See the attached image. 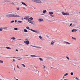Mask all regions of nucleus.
<instances>
[{
  "instance_id": "nucleus-1",
  "label": "nucleus",
  "mask_w": 80,
  "mask_h": 80,
  "mask_svg": "<svg viewBox=\"0 0 80 80\" xmlns=\"http://www.w3.org/2000/svg\"><path fill=\"white\" fill-rule=\"evenodd\" d=\"M6 17L8 18H9L10 17H20V16L16 13V14H8L6 15Z\"/></svg>"
},
{
  "instance_id": "nucleus-2",
  "label": "nucleus",
  "mask_w": 80,
  "mask_h": 80,
  "mask_svg": "<svg viewBox=\"0 0 80 80\" xmlns=\"http://www.w3.org/2000/svg\"><path fill=\"white\" fill-rule=\"evenodd\" d=\"M27 29H28L29 30H31V31H32V32H35V33H40V31H39L38 30H33L32 29H30L29 28V27H26Z\"/></svg>"
},
{
  "instance_id": "nucleus-3",
  "label": "nucleus",
  "mask_w": 80,
  "mask_h": 80,
  "mask_svg": "<svg viewBox=\"0 0 80 80\" xmlns=\"http://www.w3.org/2000/svg\"><path fill=\"white\" fill-rule=\"evenodd\" d=\"M33 2H35L38 3H42V1L40 0H32Z\"/></svg>"
},
{
  "instance_id": "nucleus-4",
  "label": "nucleus",
  "mask_w": 80,
  "mask_h": 80,
  "mask_svg": "<svg viewBox=\"0 0 80 80\" xmlns=\"http://www.w3.org/2000/svg\"><path fill=\"white\" fill-rule=\"evenodd\" d=\"M62 15H69V14L68 12H62Z\"/></svg>"
},
{
  "instance_id": "nucleus-5",
  "label": "nucleus",
  "mask_w": 80,
  "mask_h": 80,
  "mask_svg": "<svg viewBox=\"0 0 80 80\" xmlns=\"http://www.w3.org/2000/svg\"><path fill=\"white\" fill-rule=\"evenodd\" d=\"M25 56H26L27 57H38L39 56H36L35 55H26Z\"/></svg>"
},
{
  "instance_id": "nucleus-6",
  "label": "nucleus",
  "mask_w": 80,
  "mask_h": 80,
  "mask_svg": "<svg viewBox=\"0 0 80 80\" xmlns=\"http://www.w3.org/2000/svg\"><path fill=\"white\" fill-rule=\"evenodd\" d=\"M49 14H50L49 15H50V16H51L52 17H54V15H53V12H49Z\"/></svg>"
},
{
  "instance_id": "nucleus-7",
  "label": "nucleus",
  "mask_w": 80,
  "mask_h": 80,
  "mask_svg": "<svg viewBox=\"0 0 80 80\" xmlns=\"http://www.w3.org/2000/svg\"><path fill=\"white\" fill-rule=\"evenodd\" d=\"M24 43H26V45H28V44H29V43H30L29 41H28V40L25 41H24Z\"/></svg>"
},
{
  "instance_id": "nucleus-8",
  "label": "nucleus",
  "mask_w": 80,
  "mask_h": 80,
  "mask_svg": "<svg viewBox=\"0 0 80 80\" xmlns=\"http://www.w3.org/2000/svg\"><path fill=\"white\" fill-rule=\"evenodd\" d=\"M2 28L3 30H8V27H3Z\"/></svg>"
},
{
  "instance_id": "nucleus-9",
  "label": "nucleus",
  "mask_w": 80,
  "mask_h": 80,
  "mask_svg": "<svg viewBox=\"0 0 80 80\" xmlns=\"http://www.w3.org/2000/svg\"><path fill=\"white\" fill-rule=\"evenodd\" d=\"M43 19L42 18H39V19H38V21H39V22H42L43 21Z\"/></svg>"
},
{
  "instance_id": "nucleus-10",
  "label": "nucleus",
  "mask_w": 80,
  "mask_h": 80,
  "mask_svg": "<svg viewBox=\"0 0 80 80\" xmlns=\"http://www.w3.org/2000/svg\"><path fill=\"white\" fill-rule=\"evenodd\" d=\"M31 45V46H32V47H35V48H41V47H40L35 46H32L31 45Z\"/></svg>"
},
{
  "instance_id": "nucleus-11",
  "label": "nucleus",
  "mask_w": 80,
  "mask_h": 80,
  "mask_svg": "<svg viewBox=\"0 0 80 80\" xmlns=\"http://www.w3.org/2000/svg\"><path fill=\"white\" fill-rule=\"evenodd\" d=\"M65 43H66V44H67L68 45H70V44H71V43H70L69 42H65Z\"/></svg>"
},
{
  "instance_id": "nucleus-12",
  "label": "nucleus",
  "mask_w": 80,
  "mask_h": 80,
  "mask_svg": "<svg viewBox=\"0 0 80 80\" xmlns=\"http://www.w3.org/2000/svg\"><path fill=\"white\" fill-rule=\"evenodd\" d=\"M54 42L53 41H52L51 42V45H52V46H53L54 45Z\"/></svg>"
},
{
  "instance_id": "nucleus-13",
  "label": "nucleus",
  "mask_w": 80,
  "mask_h": 80,
  "mask_svg": "<svg viewBox=\"0 0 80 80\" xmlns=\"http://www.w3.org/2000/svg\"><path fill=\"white\" fill-rule=\"evenodd\" d=\"M77 30L75 29H73L72 30V32H77Z\"/></svg>"
},
{
  "instance_id": "nucleus-14",
  "label": "nucleus",
  "mask_w": 80,
  "mask_h": 80,
  "mask_svg": "<svg viewBox=\"0 0 80 80\" xmlns=\"http://www.w3.org/2000/svg\"><path fill=\"white\" fill-rule=\"evenodd\" d=\"M21 3H22V5H25L26 7H27V6L26 5V4H25V3L23 2H22Z\"/></svg>"
},
{
  "instance_id": "nucleus-15",
  "label": "nucleus",
  "mask_w": 80,
  "mask_h": 80,
  "mask_svg": "<svg viewBox=\"0 0 80 80\" xmlns=\"http://www.w3.org/2000/svg\"><path fill=\"white\" fill-rule=\"evenodd\" d=\"M6 48H7V49H8V50L12 49L11 48H10L9 47H6Z\"/></svg>"
},
{
  "instance_id": "nucleus-16",
  "label": "nucleus",
  "mask_w": 80,
  "mask_h": 80,
  "mask_svg": "<svg viewBox=\"0 0 80 80\" xmlns=\"http://www.w3.org/2000/svg\"><path fill=\"white\" fill-rule=\"evenodd\" d=\"M22 23V21H18V23Z\"/></svg>"
},
{
  "instance_id": "nucleus-17",
  "label": "nucleus",
  "mask_w": 80,
  "mask_h": 80,
  "mask_svg": "<svg viewBox=\"0 0 80 80\" xmlns=\"http://www.w3.org/2000/svg\"><path fill=\"white\" fill-rule=\"evenodd\" d=\"M38 58L39 59V60L40 61H43V59L41 58Z\"/></svg>"
},
{
  "instance_id": "nucleus-18",
  "label": "nucleus",
  "mask_w": 80,
  "mask_h": 80,
  "mask_svg": "<svg viewBox=\"0 0 80 80\" xmlns=\"http://www.w3.org/2000/svg\"><path fill=\"white\" fill-rule=\"evenodd\" d=\"M24 19H25V20H29V19L28 18H24Z\"/></svg>"
},
{
  "instance_id": "nucleus-19",
  "label": "nucleus",
  "mask_w": 80,
  "mask_h": 80,
  "mask_svg": "<svg viewBox=\"0 0 80 80\" xmlns=\"http://www.w3.org/2000/svg\"><path fill=\"white\" fill-rule=\"evenodd\" d=\"M68 75V72L66 74H65L64 75V77H65V76H67V75Z\"/></svg>"
},
{
  "instance_id": "nucleus-20",
  "label": "nucleus",
  "mask_w": 80,
  "mask_h": 80,
  "mask_svg": "<svg viewBox=\"0 0 80 80\" xmlns=\"http://www.w3.org/2000/svg\"><path fill=\"white\" fill-rule=\"evenodd\" d=\"M47 12V10H43V13L44 14Z\"/></svg>"
},
{
  "instance_id": "nucleus-21",
  "label": "nucleus",
  "mask_w": 80,
  "mask_h": 80,
  "mask_svg": "<svg viewBox=\"0 0 80 80\" xmlns=\"http://www.w3.org/2000/svg\"><path fill=\"white\" fill-rule=\"evenodd\" d=\"M3 30V28H0V31L1 32H2V30Z\"/></svg>"
},
{
  "instance_id": "nucleus-22",
  "label": "nucleus",
  "mask_w": 80,
  "mask_h": 80,
  "mask_svg": "<svg viewBox=\"0 0 80 80\" xmlns=\"http://www.w3.org/2000/svg\"><path fill=\"white\" fill-rule=\"evenodd\" d=\"M24 32H28V31L27 29H24Z\"/></svg>"
},
{
  "instance_id": "nucleus-23",
  "label": "nucleus",
  "mask_w": 80,
  "mask_h": 80,
  "mask_svg": "<svg viewBox=\"0 0 80 80\" xmlns=\"http://www.w3.org/2000/svg\"><path fill=\"white\" fill-rule=\"evenodd\" d=\"M29 19L32 20H33V18L32 17H31L29 18Z\"/></svg>"
},
{
  "instance_id": "nucleus-24",
  "label": "nucleus",
  "mask_w": 80,
  "mask_h": 80,
  "mask_svg": "<svg viewBox=\"0 0 80 80\" xmlns=\"http://www.w3.org/2000/svg\"><path fill=\"white\" fill-rule=\"evenodd\" d=\"M15 22V21L14 20H12V21L11 22H10V23H13Z\"/></svg>"
},
{
  "instance_id": "nucleus-25",
  "label": "nucleus",
  "mask_w": 80,
  "mask_h": 80,
  "mask_svg": "<svg viewBox=\"0 0 80 80\" xmlns=\"http://www.w3.org/2000/svg\"><path fill=\"white\" fill-rule=\"evenodd\" d=\"M22 67H26L25 65L24 64H22Z\"/></svg>"
},
{
  "instance_id": "nucleus-26",
  "label": "nucleus",
  "mask_w": 80,
  "mask_h": 80,
  "mask_svg": "<svg viewBox=\"0 0 80 80\" xmlns=\"http://www.w3.org/2000/svg\"><path fill=\"white\" fill-rule=\"evenodd\" d=\"M11 39L12 40H15V37H12L11 38Z\"/></svg>"
},
{
  "instance_id": "nucleus-27",
  "label": "nucleus",
  "mask_w": 80,
  "mask_h": 80,
  "mask_svg": "<svg viewBox=\"0 0 80 80\" xmlns=\"http://www.w3.org/2000/svg\"><path fill=\"white\" fill-rule=\"evenodd\" d=\"M72 39H74V40H76V38H73V37H72Z\"/></svg>"
},
{
  "instance_id": "nucleus-28",
  "label": "nucleus",
  "mask_w": 80,
  "mask_h": 80,
  "mask_svg": "<svg viewBox=\"0 0 80 80\" xmlns=\"http://www.w3.org/2000/svg\"><path fill=\"white\" fill-rule=\"evenodd\" d=\"M33 22H34V21H31V22H30V23H32V24H33Z\"/></svg>"
},
{
  "instance_id": "nucleus-29",
  "label": "nucleus",
  "mask_w": 80,
  "mask_h": 80,
  "mask_svg": "<svg viewBox=\"0 0 80 80\" xmlns=\"http://www.w3.org/2000/svg\"><path fill=\"white\" fill-rule=\"evenodd\" d=\"M14 30H18V29L17 28H14Z\"/></svg>"
},
{
  "instance_id": "nucleus-30",
  "label": "nucleus",
  "mask_w": 80,
  "mask_h": 80,
  "mask_svg": "<svg viewBox=\"0 0 80 80\" xmlns=\"http://www.w3.org/2000/svg\"><path fill=\"white\" fill-rule=\"evenodd\" d=\"M0 62L1 63H3V61H2V60H0Z\"/></svg>"
},
{
  "instance_id": "nucleus-31",
  "label": "nucleus",
  "mask_w": 80,
  "mask_h": 80,
  "mask_svg": "<svg viewBox=\"0 0 80 80\" xmlns=\"http://www.w3.org/2000/svg\"><path fill=\"white\" fill-rule=\"evenodd\" d=\"M31 21H32L31 20H29V19L28 20V22H29V23L31 22Z\"/></svg>"
},
{
  "instance_id": "nucleus-32",
  "label": "nucleus",
  "mask_w": 80,
  "mask_h": 80,
  "mask_svg": "<svg viewBox=\"0 0 80 80\" xmlns=\"http://www.w3.org/2000/svg\"><path fill=\"white\" fill-rule=\"evenodd\" d=\"M39 38H40V39H42V38H42V37H41V36H39Z\"/></svg>"
},
{
  "instance_id": "nucleus-33",
  "label": "nucleus",
  "mask_w": 80,
  "mask_h": 80,
  "mask_svg": "<svg viewBox=\"0 0 80 80\" xmlns=\"http://www.w3.org/2000/svg\"><path fill=\"white\" fill-rule=\"evenodd\" d=\"M44 68H43V69H45V68H46V67L44 65H43Z\"/></svg>"
},
{
  "instance_id": "nucleus-34",
  "label": "nucleus",
  "mask_w": 80,
  "mask_h": 80,
  "mask_svg": "<svg viewBox=\"0 0 80 80\" xmlns=\"http://www.w3.org/2000/svg\"><path fill=\"white\" fill-rule=\"evenodd\" d=\"M73 75V72H71V75Z\"/></svg>"
},
{
  "instance_id": "nucleus-35",
  "label": "nucleus",
  "mask_w": 80,
  "mask_h": 80,
  "mask_svg": "<svg viewBox=\"0 0 80 80\" xmlns=\"http://www.w3.org/2000/svg\"><path fill=\"white\" fill-rule=\"evenodd\" d=\"M36 72H37V73H39V71H38V70H36Z\"/></svg>"
},
{
  "instance_id": "nucleus-36",
  "label": "nucleus",
  "mask_w": 80,
  "mask_h": 80,
  "mask_svg": "<svg viewBox=\"0 0 80 80\" xmlns=\"http://www.w3.org/2000/svg\"><path fill=\"white\" fill-rule=\"evenodd\" d=\"M76 80H79V79H78V78H77V77H76Z\"/></svg>"
},
{
  "instance_id": "nucleus-37",
  "label": "nucleus",
  "mask_w": 80,
  "mask_h": 80,
  "mask_svg": "<svg viewBox=\"0 0 80 80\" xmlns=\"http://www.w3.org/2000/svg\"><path fill=\"white\" fill-rule=\"evenodd\" d=\"M67 58L68 60H69V58H68V56L66 57Z\"/></svg>"
},
{
  "instance_id": "nucleus-38",
  "label": "nucleus",
  "mask_w": 80,
  "mask_h": 80,
  "mask_svg": "<svg viewBox=\"0 0 80 80\" xmlns=\"http://www.w3.org/2000/svg\"><path fill=\"white\" fill-rule=\"evenodd\" d=\"M72 25V23H71L70 24V26H69V27H70V26H71V25Z\"/></svg>"
},
{
  "instance_id": "nucleus-39",
  "label": "nucleus",
  "mask_w": 80,
  "mask_h": 80,
  "mask_svg": "<svg viewBox=\"0 0 80 80\" xmlns=\"http://www.w3.org/2000/svg\"><path fill=\"white\" fill-rule=\"evenodd\" d=\"M17 10H19V8H17Z\"/></svg>"
},
{
  "instance_id": "nucleus-40",
  "label": "nucleus",
  "mask_w": 80,
  "mask_h": 80,
  "mask_svg": "<svg viewBox=\"0 0 80 80\" xmlns=\"http://www.w3.org/2000/svg\"><path fill=\"white\" fill-rule=\"evenodd\" d=\"M18 60H22V58H19L18 59Z\"/></svg>"
},
{
  "instance_id": "nucleus-41",
  "label": "nucleus",
  "mask_w": 80,
  "mask_h": 80,
  "mask_svg": "<svg viewBox=\"0 0 80 80\" xmlns=\"http://www.w3.org/2000/svg\"><path fill=\"white\" fill-rule=\"evenodd\" d=\"M23 18H21V20H23Z\"/></svg>"
},
{
  "instance_id": "nucleus-42",
  "label": "nucleus",
  "mask_w": 80,
  "mask_h": 80,
  "mask_svg": "<svg viewBox=\"0 0 80 80\" xmlns=\"http://www.w3.org/2000/svg\"><path fill=\"white\" fill-rule=\"evenodd\" d=\"M17 67H18V68H19V67H18V65H17Z\"/></svg>"
},
{
  "instance_id": "nucleus-43",
  "label": "nucleus",
  "mask_w": 80,
  "mask_h": 80,
  "mask_svg": "<svg viewBox=\"0 0 80 80\" xmlns=\"http://www.w3.org/2000/svg\"><path fill=\"white\" fill-rule=\"evenodd\" d=\"M15 23H17V20H15Z\"/></svg>"
},
{
  "instance_id": "nucleus-44",
  "label": "nucleus",
  "mask_w": 80,
  "mask_h": 80,
  "mask_svg": "<svg viewBox=\"0 0 80 80\" xmlns=\"http://www.w3.org/2000/svg\"><path fill=\"white\" fill-rule=\"evenodd\" d=\"M25 40L27 41V40H28V38H27L25 39Z\"/></svg>"
},
{
  "instance_id": "nucleus-45",
  "label": "nucleus",
  "mask_w": 80,
  "mask_h": 80,
  "mask_svg": "<svg viewBox=\"0 0 80 80\" xmlns=\"http://www.w3.org/2000/svg\"><path fill=\"white\" fill-rule=\"evenodd\" d=\"M12 62H15V59H13V60Z\"/></svg>"
},
{
  "instance_id": "nucleus-46",
  "label": "nucleus",
  "mask_w": 80,
  "mask_h": 80,
  "mask_svg": "<svg viewBox=\"0 0 80 80\" xmlns=\"http://www.w3.org/2000/svg\"><path fill=\"white\" fill-rule=\"evenodd\" d=\"M16 52H18V49H16Z\"/></svg>"
},
{
  "instance_id": "nucleus-47",
  "label": "nucleus",
  "mask_w": 80,
  "mask_h": 80,
  "mask_svg": "<svg viewBox=\"0 0 80 80\" xmlns=\"http://www.w3.org/2000/svg\"><path fill=\"white\" fill-rule=\"evenodd\" d=\"M48 58V59H50V58Z\"/></svg>"
},
{
  "instance_id": "nucleus-48",
  "label": "nucleus",
  "mask_w": 80,
  "mask_h": 80,
  "mask_svg": "<svg viewBox=\"0 0 80 80\" xmlns=\"http://www.w3.org/2000/svg\"><path fill=\"white\" fill-rule=\"evenodd\" d=\"M7 2H10V1H7Z\"/></svg>"
},
{
  "instance_id": "nucleus-49",
  "label": "nucleus",
  "mask_w": 80,
  "mask_h": 80,
  "mask_svg": "<svg viewBox=\"0 0 80 80\" xmlns=\"http://www.w3.org/2000/svg\"><path fill=\"white\" fill-rule=\"evenodd\" d=\"M11 58H15V57H13V58L11 57Z\"/></svg>"
},
{
  "instance_id": "nucleus-50",
  "label": "nucleus",
  "mask_w": 80,
  "mask_h": 80,
  "mask_svg": "<svg viewBox=\"0 0 80 80\" xmlns=\"http://www.w3.org/2000/svg\"><path fill=\"white\" fill-rule=\"evenodd\" d=\"M23 8L24 9H25L26 8Z\"/></svg>"
},
{
  "instance_id": "nucleus-51",
  "label": "nucleus",
  "mask_w": 80,
  "mask_h": 80,
  "mask_svg": "<svg viewBox=\"0 0 80 80\" xmlns=\"http://www.w3.org/2000/svg\"><path fill=\"white\" fill-rule=\"evenodd\" d=\"M18 40H22V39H18Z\"/></svg>"
},
{
  "instance_id": "nucleus-52",
  "label": "nucleus",
  "mask_w": 80,
  "mask_h": 80,
  "mask_svg": "<svg viewBox=\"0 0 80 80\" xmlns=\"http://www.w3.org/2000/svg\"><path fill=\"white\" fill-rule=\"evenodd\" d=\"M64 77H65V76H63L62 78H64Z\"/></svg>"
},
{
  "instance_id": "nucleus-53",
  "label": "nucleus",
  "mask_w": 80,
  "mask_h": 80,
  "mask_svg": "<svg viewBox=\"0 0 80 80\" xmlns=\"http://www.w3.org/2000/svg\"><path fill=\"white\" fill-rule=\"evenodd\" d=\"M14 78H15V79H16V78H15V77H14Z\"/></svg>"
},
{
  "instance_id": "nucleus-54",
  "label": "nucleus",
  "mask_w": 80,
  "mask_h": 80,
  "mask_svg": "<svg viewBox=\"0 0 80 80\" xmlns=\"http://www.w3.org/2000/svg\"><path fill=\"white\" fill-rule=\"evenodd\" d=\"M51 58V59H52L53 58Z\"/></svg>"
},
{
  "instance_id": "nucleus-55",
  "label": "nucleus",
  "mask_w": 80,
  "mask_h": 80,
  "mask_svg": "<svg viewBox=\"0 0 80 80\" xmlns=\"http://www.w3.org/2000/svg\"><path fill=\"white\" fill-rule=\"evenodd\" d=\"M22 32H23V30H22Z\"/></svg>"
},
{
  "instance_id": "nucleus-56",
  "label": "nucleus",
  "mask_w": 80,
  "mask_h": 80,
  "mask_svg": "<svg viewBox=\"0 0 80 80\" xmlns=\"http://www.w3.org/2000/svg\"><path fill=\"white\" fill-rule=\"evenodd\" d=\"M21 50H23V49H21Z\"/></svg>"
},
{
  "instance_id": "nucleus-57",
  "label": "nucleus",
  "mask_w": 80,
  "mask_h": 80,
  "mask_svg": "<svg viewBox=\"0 0 80 80\" xmlns=\"http://www.w3.org/2000/svg\"><path fill=\"white\" fill-rule=\"evenodd\" d=\"M16 80H18V79H16Z\"/></svg>"
},
{
  "instance_id": "nucleus-58",
  "label": "nucleus",
  "mask_w": 80,
  "mask_h": 80,
  "mask_svg": "<svg viewBox=\"0 0 80 80\" xmlns=\"http://www.w3.org/2000/svg\"><path fill=\"white\" fill-rule=\"evenodd\" d=\"M14 69V70H15V68Z\"/></svg>"
},
{
  "instance_id": "nucleus-59",
  "label": "nucleus",
  "mask_w": 80,
  "mask_h": 80,
  "mask_svg": "<svg viewBox=\"0 0 80 80\" xmlns=\"http://www.w3.org/2000/svg\"><path fill=\"white\" fill-rule=\"evenodd\" d=\"M35 68H37V67H35Z\"/></svg>"
},
{
  "instance_id": "nucleus-60",
  "label": "nucleus",
  "mask_w": 80,
  "mask_h": 80,
  "mask_svg": "<svg viewBox=\"0 0 80 80\" xmlns=\"http://www.w3.org/2000/svg\"><path fill=\"white\" fill-rule=\"evenodd\" d=\"M34 67H35V65H34Z\"/></svg>"
},
{
  "instance_id": "nucleus-61",
  "label": "nucleus",
  "mask_w": 80,
  "mask_h": 80,
  "mask_svg": "<svg viewBox=\"0 0 80 80\" xmlns=\"http://www.w3.org/2000/svg\"><path fill=\"white\" fill-rule=\"evenodd\" d=\"M44 71L45 72V70H44Z\"/></svg>"
},
{
  "instance_id": "nucleus-62",
  "label": "nucleus",
  "mask_w": 80,
  "mask_h": 80,
  "mask_svg": "<svg viewBox=\"0 0 80 80\" xmlns=\"http://www.w3.org/2000/svg\"><path fill=\"white\" fill-rule=\"evenodd\" d=\"M51 68H52V67H51Z\"/></svg>"
},
{
  "instance_id": "nucleus-63",
  "label": "nucleus",
  "mask_w": 80,
  "mask_h": 80,
  "mask_svg": "<svg viewBox=\"0 0 80 80\" xmlns=\"http://www.w3.org/2000/svg\"><path fill=\"white\" fill-rule=\"evenodd\" d=\"M62 80V79H61V80Z\"/></svg>"
}]
</instances>
